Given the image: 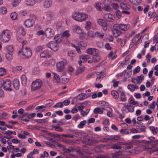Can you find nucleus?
I'll return each instance as SVG.
<instances>
[{
    "label": "nucleus",
    "mask_w": 158,
    "mask_h": 158,
    "mask_svg": "<svg viewBox=\"0 0 158 158\" xmlns=\"http://www.w3.org/2000/svg\"><path fill=\"white\" fill-rule=\"evenodd\" d=\"M10 35L8 30H4L0 34V39L4 42H7L10 40Z\"/></svg>",
    "instance_id": "f257e3e1"
},
{
    "label": "nucleus",
    "mask_w": 158,
    "mask_h": 158,
    "mask_svg": "<svg viewBox=\"0 0 158 158\" xmlns=\"http://www.w3.org/2000/svg\"><path fill=\"white\" fill-rule=\"evenodd\" d=\"M72 17L75 20L80 22L85 20L88 17L87 15L80 13H75Z\"/></svg>",
    "instance_id": "f03ea898"
},
{
    "label": "nucleus",
    "mask_w": 158,
    "mask_h": 158,
    "mask_svg": "<svg viewBox=\"0 0 158 158\" xmlns=\"http://www.w3.org/2000/svg\"><path fill=\"white\" fill-rule=\"evenodd\" d=\"M42 85V83L41 80H37L32 82L31 85V89L33 91H35L40 89Z\"/></svg>",
    "instance_id": "7ed1b4c3"
},
{
    "label": "nucleus",
    "mask_w": 158,
    "mask_h": 158,
    "mask_svg": "<svg viewBox=\"0 0 158 158\" xmlns=\"http://www.w3.org/2000/svg\"><path fill=\"white\" fill-rule=\"evenodd\" d=\"M47 47L54 51H57L59 48L58 44L54 41H51L47 44Z\"/></svg>",
    "instance_id": "20e7f679"
},
{
    "label": "nucleus",
    "mask_w": 158,
    "mask_h": 158,
    "mask_svg": "<svg viewBox=\"0 0 158 158\" xmlns=\"http://www.w3.org/2000/svg\"><path fill=\"white\" fill-rule=\"evenodd\" d=\"M11 82L9 80H6L3 81V88L5 90H9L11 91L12 90V88H10L11 85Z\"/></svg>",
    "instance_id": "39448f33"
},
{
    "label": "nucleus",
    "mask_w": 158,
    "mask_h": 158,
    "mask_svg": "<svg viewBox=\"0 0 158 158\" xmlns=\"http://www.w3.org/2000/svg\"><path fill=\"white\" fill-rule=\"evenodd\" d=\"M45 32L46 36L48 38H51L54 36V31L50 28H47Z\"/></svg>",
    "instance_id": "423d86ee"
},
{
    "label": "nucleus",
    "mask_w": 158,
    "mask_h": 158,
    "mask_svg": "<svg viewBox=\"0 0 158 158\" xmlns=\"http://www.w3.org/2000/svg\"><path fill=\"white\" fill-rule=\"evenodd\" d=\"M65 60V61H62L57 64L56 67L58 71L61 72L64 69V65L67 64V61L66 60Z\"/></svg>",
    "instance_id": "0eeeda50"
},
{
    "label": "nucleus",
    "mask_w": 158,
    "mask_h": 158,
    "mask_svg": "<svg viewBox=\"0 0 158 158\" xmlns=\"http://www.w3.org/2000/svg\"><path fill=\"white\" fill-rule=\"evenodd\" d=\"M89 58V56L88 55H82L81 56L80 58L81 60H80L78 61V64L79 65H81V63L82 62L84 63L87 61V59Z\"/></svg>",
    "instance_id": "6e6552de"
},
{
    "label": "nucleus",
    "mask_w": 158,
    "mask_h": 158,
    "mask_svg": "<svg viewBox=\"0 0 158 158\" xmlns=\"http://www.w3.org/2000/svg\"><path fill=\"white\" fill-rule=\"evenodd\" d=\"M35 23L34 20L31 19H28L25 22V25L26 27H32Z\"/></svg>",
    "instance_id": "1a4fd4ad"
},
{
    "label": "nucleus",
    "mask_w": 158,
    "mask_h": 158,
    "mask_svg": "<svg viewBox=\"0 0 158 158\" xmlns=\"http://www.w3.org/2000/svg\"><path fill=\"white\" fill-rule=\"evenodd\" d=\"M23 55L25 56L26 58H28L31 56L32 55V52L30 49L27 48H26L25 50H24Z\"/></svg>",
    "instance_id": "9d476101"
},
{
    "label": "nucleus",
    "mask_w": 158,
    "mask_h": 158,
    "mask_svg": "<svg viewBox=\"0 0 158 158\" xmlns=\"http://www.w3.org/2000/svg\"><path fill=\"white\" fill-rule=\"evenodd\" d=\"M114 16L110 14H107L104 15V18L106 21L112 22L114 20Z\"/></svg>",
    "instance_id": "9b49d317"
},
{
    "label": "nucleus",
    "mask_w": 158,
    "mask_h": 158,
    "mask_svg": "<svg viewBox=\"0 0 158 158\" xmlns=\"http://www.w3.org/2000/svg\"><path fill=\"white\" fill-rule=\"evenodd\" d=\"M73 31L74 32L77 33V34H80L82 33V31L81 27L77 25H75L73 27Z\"/></svg>",
    "instance_id": "f8f14e48"
},
{
    "label": "nucleus",
    "mask_w": 158,
    "mask_h": 158,
    "mask_svg": "<svg viewBox=\"0 0 158 158\" xmlns=\"http://www.w3.org/2000/svg\"><path fill=\"white\" fill-rule=\"evenodd\" d=\"M13 85L16 90H18L20 86L19 82L18 80L16 79L13 80Z\"/></svg>",
    "instance_id": "ddd939ff"
},
{
    "label": "nucleus",
    "mask_w": 158,
    "mask_h": 158,
    "mask_svg": "<svg viewBox=\"0 0 158 158\" xmlns=\"http://www.w3.org/2000/svg\"><path fill=\"white\" fill-rule=\"evenodd\" d=\"M77 107L78 108L79 110L81 111V114L83 116L87 115L90 111L89 109H87L86 110V114H85V111L83 110V109L80 105H79Z\"/></svg>",
    "instance_id": "4468645a"
},
{
    "label": "nucleus",
    "mask_w": 158,
    "mask_h": 158,
    "mask_svg": "<svg viewBox=\"0 0 158 158\" xmlns=\"http://www.w3.org/2000/svg\"><path fill=\"white\" fill-rule=\"evenodd\" d=\"M21 81L22 84L24 86H26L27 83V77L25 75H23L21 77Z\"/></svg>",
    "instance_id": "2eb2a0df"
},
{
    "label": "nucleus",
    "mask_w": 158,
    "mask_h": 158,
    "mask_svg": "<svg viewBox=\"0 0 158 158\" xmlns=\"http://www.w3.org/2000/svg\"><path fill=\"white\" fill-rule=\"evenodd\" d=\"M130 27V26L129 24H119V29L124 31H126Z\"/></svg>",
    "instance_id": "dca6fc26"
},
{
    "label": "nucleus",
    "mask_w": 158,
    "mask_h": 158,
    "mask_svg": "<svg viewBox=\"0 0 158 158\" xmlns=\"http://www.w3.org/2000/svg\"><path fill=\"white\" fill-rule=\"evenodd\" d=\"M85 69V68L84 66L78 67L76 71L75 75H78L79 74L82 73L84 71Z\"/></svg>",
    "instance_id": "f3484780"
},
{
    "label": "nucleus",
    "mask_w": 158,
    "mask_h": 158,
    "mask_svg": "<svg viewBox=\"0 0 158 158\" xmlns=\"http://www.w3.org/2000/svg\"><path fill=\"white\" fill-rule=\"evenodd\" d=\"M52 4V1L51 0H46L44 2V6L47 8L50 7Z\"/></svg>",
    "instance_id": "a211bd4d"
},
{
    "label": "nucleus",
    "mask_w": 158,
    "mask_h": 158,
    "mask_svg": "<svg viewBox=\"0 0 158 158\" xmlns=\"http://www.w3.org/2000/svg\"><path fill=\"white\" fill-rule=\"evenodd\" d=\"M90 96L89 95L88 96H86L85 94L81 93L79 94L77 97H79L78 99L79 100H82Z\"/></svg>",
    "instance_id": "6ab92c4d"
},
{
    "label": "nucleus",
    "mask_w": 158,
    "mask_h": 158,
    "mask_svg": "<svg viewBox=\"0 0 158 158\" xmlns=\"http://www.w3.org/2000/svg\"><path fill=\"white\" fill-rule=\"evenodd\" d=\"M120 7L122 9L124 10H128L130 8V6L127 3H121Z\"/></svg>",
    "instance_id": "aec40b11"
},
{
    "label": "nucleus",
    "mask_w": 158,
    "mask_h": 158,
    "mask_svg": "<svg viewBox=\"0 0 158 158\" xmlns=\"http://www.w3.org/2000/svg\"><path fill=\"white\" fill-rule=\"evenodd\" d=\"M111 95L114 98L117 99L119 97V93L116 90H113L111 93Z\"/></svg>",
    "instance_id": "412c9836"
},
{
    "label": "nucleus",
    "mask_w": 158,
    "mask_h": 158,
    "mask_svg": "<svg viewBox=\"0 0 158 158\" xmlns=\"http://www.w3.org/2000/svg\"><path fill=\"white\" fill-rule=\"evenodd\" d=\"M54 39L56 42L58 44V43H60L62 41L63 39V37L56 35L54 38Z\"/></svg>",
    "instance_id": "4be33fe9"
},
{
    "label": "nucleus",
    "mask_w": 158,
    "mask_h": 158,
    "mask_svg": "<svg viewBox=\"0 0 158 158\" xmlns=\"http://www.w3.org/2000/svg\"><path fill=\"white\" fill-rule=\"evenodd\" d=\"M35 0H26V4L27 6H33L35 4Z\"/></svg>",
    "instance_id": "5701e85b"
},
{
    "label": "nucleus",
    "mask_w": 158,
    "mask_h": 158,
    "mask_svg": "<svg viewBox=\"0 0 158 158\" xmlns=\"http://www.w3.org/2000/svg\"><path fill=\"white\" fill-rule=\"evenodd\" d=\"M40 56L44 58L48 57V58L50 57V56L48 54L47 51H44L40 54Z\"/></svg>",
    "instance_id": "b1692460"
},
{
    "label": "nucleus",
    "mask_w": 158,
    "mask_h": 158,
    "mask_svg": "<svg viewBox=\"0 0 158 158\" xmlns=\"http://www.w3.org/2000/svg\"><path fill=\"white\" fill-rule=\"evenodd\" d=\"M48 118H46L43 119H38L36 120L35 121L38 123H43L48 122Z\"/></svg>",
    "instance_id": "393cba45"
},
{
    "label": "nucleus",
    "mask_w": 158,
    "mask_h": 158,
    "mask_svg": "<svg viewBox=\"0 0 158 158\" xmlns=\"http://www.w3.org/2000/svg\"><path fill=\"white\" fill-rule=\"evenodd\" d=\"M118 143H115L113 144L111 146V148L113 149H120L122 147L119 146Z\"/></svg>",
    "instance_id": "a878e982"
},
{
    "label": "nucleus",
    "mask_w": 158,
    "mask_h": 158,
    "mask_svg": "<svg viewBox=\"0 0 158 158\" xmlns=\"http://www.w3.org/2000/svg\"><path fill=\"white\" fill-rule=\"evenodd\" d=\"M112 32L114 35H117L114 36V37L116 38H117L122 33V32L118 29L115 30H112Z\"/></svg>",
    "instance_id": "bb28decb"
},
{
    "label": "nucleus",
    "mask_w": 158,
    "mask_h": 158,
    "mask_svg": "<svg viewBox=\"0 0 158 158\" xmlns=\"http://www.w3.org/2000/svg\"><path fill=\"white\" fill-rule=\"evenodd\" d=\"M94 113L96 114H102L103 113V110H101V109L99 107H97V108H95L94 110Z\"/></svg>",
    "instance_id": "cd10ccee"
},
{
    "label": "nucleus",
    "mask_w": 158,
    "mask_h": 158,
    "mask_svg": "<svg viewBox=\"0 0 158 158\" xmlns=\"http://www.w3.org/2000/svg\"><path fill=\"white\" fill-rule=\"evenodd\" d=\"M125 107L129 112H132L134 111V107L131 105H127Z\"/></svg>",
    "instance_id": "c85d7f7f"
},
{
    "label": "nucleus",
    "mask_w": 158,
    "mask_h": 158,
    "mask_svg": "<svg viewBox=\"0 0 158 158\" xmlns=\"http://www.w3.org/2000/svg\"><path fill=\"white\" fill-rule=\"evenodd\" d=\"M102 4L101 3H97L95 5V7L96 9L99 11L102 10Z\"/></svg>",
    "instance_id": "c756f323"
},
{
    "label": "nucleus",
    "mask_w": 158,
    "mask_h": 158,
    "mask_svg": "<svg viewBox=\"0 0 158 158\" xmlns=\"http://www.w3.org/2000/svg\"><path fill=\"white\" fill-rule=\"evenodd\" d=\"M150 129L153 135H156L157 134V127H150Z\"/></svg>",
    "instance_id": "7c9ffc66"
},
{
    "label": "nucleus",
    "mask_w": 158,
    "mask_h": 158,
    "mask_svg": "<svg viewBox=\"0 0 158 158\" xmlns=\"http://www.w3.org/2000/svg\"><path fill=\"white\" fill-rule=\"evenodd\" d=\"M94 56L93 58L94 62L95 63L99 61L100 60V56L98 55H94Z\"/></svg>",
    "instance_id": "2f4dec72"
},
{
    "label": "nucleus",
    "mask_w": 158,
    "mask_h": 158,
    "mask_svg": "<svg viewBox=\"0 0 158 158\" xmlns=\"http://www.w3.org/2000/svg\"><path fill=\"white\" fill-rule=\"evenodd\" d=\"M8 52L12 53L14 51V49L12 46L11 45H9L6 48Z\"/></svg>",
    "instance_id": "473e14b6"
},
{
    "label": "nucleus",
    "mask_w": 158,
    "mask_h": 158,
    "mask_svg": "<svg viewBox=\"0 0 158 158\" xmlns=\"http://www.w3.org/2000/svg\"><path fill=\"white\" fill-rule=\"evenodd\" d=\"M19 32L23 35H24L26 34V32L24 30V28L21 26H19L18 28Z\"/></svg>",
    "instance_id": "72a5a7b5"
},
{
    "label": "nucleus",
    "mask_w": 158,
    "mask_h": 158,
    "mask_svg": "<svg viewBox=\"0 0 158 158\" xmlns=\"http://www.w3.org/2000/svg\"><path fill=\"white\" fill-rule=\"evenodd\" d=\"M144 77L143 75L137 77V79H136L138 83L140 84L141 81L144 80Z\"/></svg>",
    "instance_id": "f704fd0d"
},
{
    "label": "nucleus",
    "mask_w": 158,
    "mask_h": 158,
    "mask_svg": "<svg viewBox=\"0 0 158 158\" xmlns=\"http://www.w3.org/2000/svg\"><path fill=\"white\" fill-rule=\"evenodd\" d=\"M119 132L122 134H129L130 133L129 131V130L126 128L122 129H121Z\"/></svg>",
    "instance_id": "c9c22d12"
},
{
    "label": "nucleus",
    "mask_w": 158,
    "mask_h": 158,
    "mask_svg": "<svg viewBox=\"0 0 158 158\" xmlns=\"http://www.w3.org/2000/svg\"><path fill=\"white\" fill-rule=\"evenodd\" d=\"M95 50V48H89L87 50V53L88 54L93 55L94 54V51Z\"/></svg>",
    "instance_id": "e433bc0d"
},
{
    "label": "nucleus",
    "mask_w": 158,
    "mask_h": 158,
    "mask_svg": "<svg viewBox=\"0 0 158 158\" xmlns=\"http://www.w3.org/2000/svg\"><path fill=\"white\" fill-rule=\"evenodd\" d=\"M86 23L85 28L87 30H89L91 27V22L90 21H86Z\"/></svg>",
    "instance_id": "4c0bfd02"
},
{
    "label": "nucleus",
    "mask_w": 158,
    "mask_h": 158,
    "mask_svg": "<svg viewBox=\"0 0 158 158\" xmlns=\"http://www.w3.org/2000/svg\"><path fill=\"white\" fill-rule=\"evenodd\" d=\"M52 128L54 129L55 130H56L57 131L60 132H62L63 131V130L62 129V128L61 127H59L58 126H55L52 125Z\"/></svg>",
    "instance_id": "58836bf2"
},
{
    "label": "nucleus",
    "mask_w": 158,
    "mask_h": 158,
    "mask_svg": "<svg viewBox=\"0 0 158 158\" xmlns=\"http://www.w3.org/2000/svg\"><path fill=\"white\" fill-rule=\"evenodd\" d=\"M86 122L85 120H83L81 122L80 124L78 125L79 128H81L83 127L86 124Z\"/></svg>",
    "instance_id": "ea45409f"
},
{
    "label": "nucleus",
    "mask_w": 158,
    "mask_h": 158,
    "mask_svg": "<svg viewBox=\"0 0 158 158\" xmlns=\"http://www.w3.org/2000/svg\"><path fill=\"white\" fill-rule=\"evenodd\" d=\"M120 98L121 100L123 102H125L126 101V98L124 92H122L121 94Z\"/></svg>",
    "instance_id": "a19ab883"
},
{
    "label": "nucleus",
    "mask_w": 158,
    "mask_h": 158,
    "mask_svg": "<svg viewBox=\"0 0 158 158\" xmlns=\"http://www.w3.org/2000/svg\"><path fill=\"white\" fill-rule=\"evenodd\" d=\"M6 73V69L2 68H0V76L5 75Z\"/></svg>",
    "instance_id": "79ce46f5"
},
{
    "label": "nucleus",
    "mask_w": 158,
    "mask_h": 158,
    "mask_svg": "<svg viewBox=\"0 0 158 158\" xmlns=\"http://www.w3.org/2000/svg\"><path fill=\"white\" fill-rule=\"evenodd\" d=\"M100 25L102 27L103 29L104 30L106 31L107 30V25L105 20L103 23H102V24H101Z\"/></svg>",
    "instance_id": "37998d69"
},
{
    "label": "nucleus",
    "mask_w": 158,
    "mask_h": 158,
    "mask_svg": "<svg viewBox=\"0 0 158 158\" xmlns=\"http://www.w3.org/2000/svg\"><path fill=\"white\" fill-rule=\"evenodd\" d=\"M7 12V9L5 7H2L0 9V13L2 15H4Z\"/></svg>",
    "instance_id": "c03bdc74"
},
{
    "label": "nucleus",
    "mask_w": 158,
    "mask_h": 158,
    "mask_svg": "<svg viewBox=\"0 0 158 158\" xmlns=\"http://www.w3.org/2000/svg\"><path fill=\"white\" fill-rule=\"evenodd\" d=\"M136 128L138 129L141 130L142 132H145L146 131L145 130L146 127L145 126H137L136 127Z\"/></svg>",
    "instance_id": "a18cd8bd"
},
{
    "label": "nucleus",
    "mask_w": 158,
    "mask_h": 158,
    "mask_svg": "<svg viewBox=\"0 0 158 158\" xmlns=\"http://www.w3.org/2000/svg\"><path fill=\"white\" fill-rule=\"evenodd\" d=\"M64 105L63 104V102H60L57 103L55 105L53 106L54 108L56 107H60L62 108L63 106Z\"/></svg>",
    "instance_id": "49530a36"
},
{
    "label": "nucleus",
    "mask_w": 158,
    "mask_h": 158,
    "mask_svg": "<svg viewBox=\"0 0 158 158\" xmlns=\"http://www.w3.org/2000/svg\"><path fill=\"white\" fill-rule=\"evenodd\" d=\"M52 17V14H49L48 15L46 18L47 20L46 22L47 24H48L49 23H50V21Z\"/></svg>",
    "instance_id": "de8ad7c7"
},
{
    "label": "nucleus",
    "mask_w": 158,
    "mask_h": 158,
    "mask_svg": "<svg viewBox=\"0 0 158 158\" xmlns=\"http://www.w3.org/2000/svg\"><path fill=\"white\" fill-rule=\"evenodd\" d=\"M70 35L69 33V31H66L64 32L62 36L63 37H68Z\"/></svg>",
    "instance_id": "09e8293b"
},
{
    "label": "nucleus",
    "mask_w": 158,
    "mask_h": 158,
    "mask_svg": "<svg viewBox=\"0 0 158 158\" xmlns=\"http://www.w3.org/2000/svg\"><path fill=\"white\" fill-rule=\"evenodd\" d=\"M11 53L8 52L6 54V57L7 60H10L12 59V56Z\"/></svg>",
    "instance_id": "8fccbe9b"
},
{
    "label": "nucleus",
    "mask_w": 158,
    "mask_h": 158,
    "mask_svg": "<svg viewBox=\"0 0 158 158\" xmlns=\"http://www.w3.org/2000/svg\"><path fill=\"white\" fill-rule=\"evenodd\" d=\"M10 17L12 20H15L17 17V15L15 12L12 13L10 15Z\"/></svg>",
    "instance_id": "3c124183"
},
{
    "label": "nucleus",
    "mask_w": 158,
    "mask_h": 158,
    "mask_svg": "<svg viewBox=\"0 0 158 158\" xmlns=\"http://www.w3.org/2000/svg\"><path fill=\"white\" fill-rule=\"evenodd\" d=\"M54 77L56 80L57 82H59L60 79L59 76L56 73H54Z\"/></svg>",
    "instance_id": "603ef678"
},
{
    "label": "nucleus",
    "mask_w": 158,
    "mask_h": 158,
    "mask_svg": "<svg viewBox=\"0 0 158 158\" xmlns=\"http://www.w3.org/2000/svg\"><path fill=\"white\" fill-rule=\"evenodd\" d=\"M21 1V0H14L12 3L13 6H15L18 5Z\"/></svg>",
    "instance_id": "864d4df0"
},
{
    "label": "nucleus",
    "mask_w": 158,
    "mask_h": 158,
    "mask_svg": "<svg viewBox=\"0 0 158 158\" xmlns=\"http://www.w3.org/2000/svg\"><path fill=\"white\" fill-rule=\"evenodd\" d=\"M7 115V114L6 113H0V119H4L5 117Z\"/></svg>",
    "instance_id": "5fc2aeb1"
},
{
    "label": "nucleus",
    "mask_w": 158,
    "mask_h": 158,
    "mask_svg": "<svg viewBox=\"0 0 158 158\" xmlns=\"http://www.w3.org/2000/svg\"><path fill=\"white\" fill-rule=\"evenodd\" d=\"M140 67L139 66H138L136 67L135 69L133 70V73L135 74L137 73H139L140 71Z\"/></svg>",
    "instance_id": "6e6d98bb"
},
{
    "label": "nucleus",
    "mask_w": 158,
    "mask_h": 158,
    "mask_svg": "<svg viewBox=\"0 0 158 158\" xmlns=\"http://www.w3.org/2000/svg\"><path fill=\"white\" fill-rule=\"evenodd\" d=\"M131 2L134 4L138 5L141 2V0H131Z\"/></svg>",
    "instance_id": "4d7b16f0"
},
{
    "label": "nucleus",
    "mask_w": 158,
    "mask_h": 158,
    "mask_svg": "<svg viewBox=\"0 0 158 158\" xmlns=\"http://www.w3.org/2000/svg\"><path fill=\"white\" fill-rule=\"evenodd\" d=\"M69 81V80L67 78L64 77L62 79V82L64 84H66Z\"/></svg>",
    "instance_id": "13d9d810"
},
{
    "label": "nucleus",
    "mask_w": 158,
    "mask_h": 158,
    "mask_svg": "<svg viewBox=\"0 0 158 158\" xmlns=\"http://www.w3.org/2000/svg\"><path fill=\"white\" fill-rule=\"evenodd\" d=\"M102 9L106 11H109L111 10V8L110 6L106 5L104 7H102Z\"/></svg>",
    "instance_id": "bf43d9fd"
},
{
    "label": "nucleus",
    "mask_w": 158,
    "mask_h": 158,
    "mask_svg": "<svg viewBox=\"0 0 158 158\" xmlns=\"http://www.w3.org/2000/svg\"><path fill=\"white\" fill-rule=\"evenodd\" d=\"M42 46H39L35 48V50L36 52H39L40 51L42 50Z\"/></svg>",
    "instance_id": "052dcab7"
},
{
    "label": "nucleus",
    "mask_w": 158,
    "mask_h": 158,
    "mask_svg": "<svg viewBox=\"0 0 158 158\" xmlns=\"http://www.w3.org/2000/svg\"><path fill=\"white\" fill-rule=\"evenodd\" d=\"M128 88L130 90L133 92L134 90V86L132 85H128L127 86Z\"/></svg>",
    "instance_id": "680f3d73"
},
{
    "label": "nucleus",
    "mask_w": 158,
    "mask_h": 158,
    "mask_svg": "<svg viewBox=\"0 0 158 158\" xmlns=\"http://www.w3.org/2000/svg\"><path fill=\"white\" fill-rule=\"evenodd\" d=\"M96 36L101 38H103L104 36V34H100V33L98 32H96L95 33Z\"/></svg>",
    "instance_id": "e2e57ef3"
},
{
    "label": "nucleus",
    "mask_w": 158,
    "mask_h": 158,
    "mask_svg": "<svg viewBox=\"0 0 158 158\" xmlns=\"http://www.w3.org/2000/svg\"><path fill=\"white\" fill-rule=\"evenodd\" d=\"M99 103L101 106H107L108 103L104 101H102L99 102Z\"/></svg>",
    "instance_id": "0e129e2a"
},
{
    "label": "nucleus",
    "mask_w": 158,
    "mask_h": 158,
    "mask_svg": "<svg viewBox=\"0 0 158 158\" xmlns=\"http://www.w3.org/2000/svg\"><path fill=\"white\" fill-rule=\"evenodd\" d=\"M37 34L38 35H45V32H44L43 30H40L37 32Z\"/></svg>",
    "instance_id": "69168bd1"
},
{
    "label": "nucleus",
    "mask_w": 158,
    "mask_h": 158,
    "mask_svg": "<svg viewBox=\"0 0 158 158\" xmlns=\"http://www.w3.org/2000/svg\"><path fill=\"white\" fill-rule=\"evenodd\" d=\"M97 46L99 48H102L103 46V44L102 42H98L97 43Z\"/></svg>",
    "instance_id": "338daca9"
},
{
    "label": "nucleus",
    "mask_w": 158,
    "mask_h": 158,
    "mask_svg": "<svg viewBox=\"0 0 158 158\" xmlns=\"http://www.w3.org/2000/svg\"><path fill=\"white\" fill-rule=\"evenodd\" d=\"M121 13L119 10H117L116 11V15L117 16L118 18H120L121 17Z\"/></svg>",
    "instance_id": "774afa93"
}]
</instances>
